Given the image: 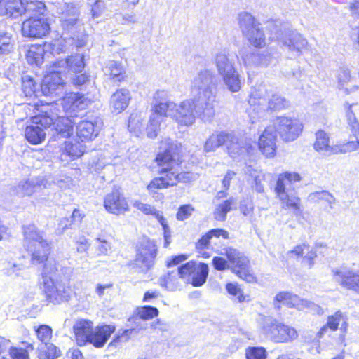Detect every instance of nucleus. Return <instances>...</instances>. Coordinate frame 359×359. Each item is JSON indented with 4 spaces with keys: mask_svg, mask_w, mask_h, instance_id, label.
Here are the masks:
<instances>
[{
    "mask_svg": "<svg viewBox=\"0 0 359 359\" xmlns=\"http://www.w3.org/2000/svg\"><path fill=\"white\" fill-rule=\"evenodd\" d=\"M76 133L82 142L90 140V122L83 121L78 123Z\"/></svg>",
    "mask_w": 359,
    "mask_h": 359,
    "instance_id": "58",
    "label": "nucleus"
},
{
    "mask_svg": "<svg viewBox=\"0 0 359 359\" xmlns=\"http://www.w3.org/2000/svg\"><path fill=\"white\" fill-rule=\"evenodd\" d=\"M133 207L142 212L147 215H152L159 222L163 229L164 246L168 247L171 242V231L166 219L163 216L162 212L157 210L149 204L136 201L133 203Z\"/></svg>",
    "mask_w": 359,
    "mask_h": 359,
    "instance_id": "16",
    "label": "nucleus"
},
{
    "mask_svg": "<svg viewBox=\"0 0 359 359\" xmlns=\"http://www.w3.org/2000/svg\"><path fill=\"white\" fill-rule=\"evenodd\" d=\"M162 121L158 118L157 114H151L148 125L147 126V135L149 138H154L157 136Z\"/></svg>",
    "mask_w": 359,
    "mask_h": 359,
    "instance_id": "51",
    "label": "nucleus"
},
{
    "mask_svg": "<svg viewBox=\"0 0 359 359\" xmlns=\"http://www.w3.org/2000/svg\"><path fill=\"white\" fill-rule=\"evenodd\" d=\"M277 198L282 203L283 208L292 209L294 212L301 210L300 198L292 191L285 192L281 185L277 188Z\"/></svg>",
    "mask_w": 359,
    "mask_h": 359,
    "instance_id": "22",
    "label": "nucleus"
},
{
    "mask_svg": "<svg viewBox=\"0 0 359 359\" xmlns=\"http://www.w3.org/2000/svg\"><path fill=\"white\" fill-rule=\"evenodd\" d=\"M180 278L179 273L177 271H171L161 280V285H165L166 288L170 291H175L180 289L182 287V284L180 281Z\"/></svg>",
    "mask_w": 359,
    "mask_h": 359,
    "instance_id": "45",
    "label": "nucleus"
},
{
    "mask_svg": "<svg viewBox=\"0 0 359 359\" xmlns=\"http://www.w3.org/2000/svg\"><path fill=\"white\" fill-rule=\"evenodd\" d=\"M32 119L34 125L39 126L44 128H46L53 124V119L46 114L44 115L35 116L32 117Z\"/></svg>",
    "mask_w": 359,
    "mask_h": 359,
    "instance_id": "60",
    "label": "nucleus"
},
{
    "mask_svg": "<svg viewBox=\"0 0 359 359\" xmlns=\"http://www.w3.org/2000/svg\"><path fill=\"white\" fill-rule=\"evenodd\" d=\"M228 138H231L230 133H220L213 134L205 141L204 151L206 153L212 152L223 144H226Z\"/></svg>",
    "mask_w": 359,
    "mask_h": 359,
    "instance_id": "35",
    "label": "nucleus"
},
{
    "mask_svg": "<svg viewBox=\"0 0 359 359\" xmlns=\"http://www.w3.org/2000/svg\"><path fill=\"white\" fill-rule=\"evenodd\" d=\"M114 331L115 327L113 325L97 327L93 334L91 332V344L96 348L102 347Z\"/></svg>",
    "mask_w": 359,
    "mask_h": 359,
    "instance_id": "29",
    "label": "nucleus"
},
{
    "mask_svg": "<svg viewBox=\"0 0 359 359\" xmlns=\"http://www.w3.org/2000/svg\"><path fill=\"white\" fill-rule=\"evenodd\" d=\"M43 186L47 187L46 183H43V180L39 179H28L22 180L18 183L13 189V194L22 198L25 196H32L36 191L37 187Z\"/></svg>",
    "mask_w": 359,
    "mask_h": 359,
    "instance_id": "21",
    "label": "nucleus"
},
{
    "mask_svg": "<svg viewBox=\"0 0 359 359\" xmlns=\"http://www.w3.org/2000/svg\"><path fill=\"white\" fill-rule=\"evenodd\" d=\"M215 65L220 76L236 69L233 59L225 52L217 53L215 57Z\"/></svg>",
    "mask_w": 359,
    "mask_h": 359,
    "instance_id": "27",
    "label": "nucleus"
},
{
    "mask_svg": "<svg viewBox=\"0 0 359 359\" xmlns=\"http://www.w3.org/2000/svg\"><path fill=\"white\" fill-rule=\"evenodd\" d=\"M10 355L12 359H29L27 351L23 348H11Z\"/></svg>",
    "mask_w": 359,
    "mask_h": 359,
    "instance_id": "64",
    "label": "nucleus"
},
{
    "mask_svg": "<svg viewBox=\"0 0 359 359\" xmlns=\"http://www.w3.org/2000/svg\"><path fill=\"white\" fill-rule=\"evenodd\" d=\"M276 126V132L278 133L285 142L296 140L302 130V124L297 118L280 116L276 118L272 125Z\"/></svg>",
    "mask_w": 359,
    "mask_h": 359,
    "instance_id": "12",
    "label": "nucleus"
},
{
    "mask_svg": "<svg viewBox=\"0 0 359 359\" xmlns=\"http://www.w3.org/2000/svg\"><path fill=\"white\" fill-rule=\"evenodd\" d=\"M105 10V4L102 0H97L91 6V17L98 18Z\"/></svg>",
    "mask_w": 359,
    "mask_h": 359,
    "instance_id": "63",
    "label": "nucleus"
},
{
    "mask_svg": "<svg viewBox=\"0 0 359 359\" xmlns=\"http://www.w3.org/2000/svg\"><path fill=\"white\" fill-rule=\"evenodd\" d=\"M61 355L60 350L52 343L43 344L39 348L40 359H56Z\"/></svg>",
    "mask_w": 359,
    "mask_h": 359,
    "instance_id": "43",
    "label": "nucleus"
},
{
    "mask_svg": "<svg viewBox=\"0 0 359 359\" xmlns=\"http://www.w3.org/2000/svg\"><path fill=\"white\" fill-rule=\"evenodd\" d=\"M94 246L98 255H107L111 248V243L105 236L95 238Z\"/></svg>",
    "mask_w": 359,
    "mask_h": 359,
    "instance_id": "56",
    "label": "nucleus"
},
{
    "mask_svg": "<svg viewBox=\"0 0 359 359\" xmlns=\"http://www.w3.org/2000/svg\"><path fill=\"white\" fill-rule=\"evenodd\" d=\"M115 20L122 25H131L137 22V18L134 13H116Z\"/></svg>",
    "mask_w": 359,
    "mask_h": 359,
    "instance_id": "53",
    "label": "nucleus"
},
{
    "mask_svg": "<svg viewBox=\"0 0 359 359\" xmlns=\"http://www.w3.org/2000/svg\"><path fill=\"white\" fill-rule=\"evenodd\" d=\"M301 177L297 172H285L280 174L278 177L276 184L275 187V192L277 194V188L279 185H281L284 189V191L289 192L292 191L293 184L299 182Z\"/></svg>",
    "mask_w": 359,
    "mask_h": 359,
    "instance_id": "31",
    "label": "nucleus"
},
{
    "mask_svg": "<svg viewBox=\"0 0 359 359\" xmlns=\"http://www.w3.org/2000/svg\"><path fill=\"white\" fill-rule=\"evenodd\" d=\"M346 320V316L341 311H337L333 315L328 316L326 325L323 326L318 332L319 336L322 337L327 328L332 331L337 330L339 325H341L340 330L343 332H346L348 326Z\"/></svg>",
    "mask_w": 359,
    "mask_h": 359,
    "instance_id": "23",
    "label": "nucleus"
},
{
    "mask_svg": "<svg viewBox=\"0 0 359 359\" xmlns=\"http://www.w3.org/2000/svg\"><path fill=\"white\" fill-rule=\"evenodd\" d=\"M226 290L238 302L241 303L246 301V296L243 294L240 285L237 283H228L226 285Z\"/></svg>",
    "mask_w": 359,
    "mask_h": 359,
    "instance_id": "49",
    "label": "nucleus"
},
{
    "mask_svg": "<svg viewBox=\"0 0 359 359\" xmlns=\"http://www.w3.org/2000/svg\"><path fill=\"white\" fill-rule=\"evenodd\" d=\"M236 204L235 199L230 198L217 205L213 213L214 218L218 221H224L226 218V214L232 209V206Z\"/></svg>",
    "mask_w": 359,
    "mask_h": 359,
    "instance_id": "41",
    "label": "nucleus"
},
{
    "mask_svg": "<svg viewBox=\"0 0 359 359\" xmlns=\"http://www.w3.org/2000/svg\"><path fill=\"white\" fill-rule=\"evenodd\" d=\"M314 149L326 156L336 154L337 151L335 146L330 145V136L324 130H320L316 133V141L313 144Z\"/></svg>",
    "mask_w": 359,
    "mask_h": 359,
    "instance_id": "24",
    "label": "nucleus"
},
{
    "mask_svg": "<svg viewBox=\"0 0 359 359\" xmlns=\"http://www.w3.org/2000/svg\"><path fill=\"white\" fill-rule=\"evenodd\" d=\"M45 47L43 45H31L27 50L26 59L32 65L41 66L43 63Z\"/></svg>",
    "mask_w": 359,
    "mask_h": 359,
    "instance_id": "34",
    "label": "nucleus"
},
{
    "mask_svg": "<svg viewBox=\"0 0 359 359\" xmlns=\"http://www.w3.org/2000/svg\"><path fill=\"white\" fill-rule=\"evenodd\" d=\"M0 14L17 18L23 14L21 0H0Z\"/></svg>",
    "mask_w": 359,
    "mask_h": 359,
    "instance_id": "28",
    "label": "nucleus"
},
{
    "mask_svg": "<svg viewBox=\"0 0 359 359\" xmlns=\"http://www.w3.org/2000/svg\"><path fill=\"white\" fill-rule=\"evenodd\" d=\"M54 124L55 130L63 137H69L73 133V123L67 117H58Z\"/></svg>",
    "mask_w": 359,
    "mask_h": 359,
    "instance_id": "42",
    "label": "nucleus"
},
{
    "mask_svg": "<svg viewBox=\"0 0 359 359\" xmlns=\"http://www.w3.org/2000/svg\"><path fill=\"white\" fill-rule=\"evenodd\" d=\"M278 40L291 58L300 56L308 46L307 40L296 31H285Z\"/></svg>",
    "mask_w": 359,
    "mask_h": 359,
    "instance_id": "11",
    "label": "nucleus"
},
{
    "mask_svg": "<svg viewBox=\"0 0 359 359\" xmlns=\"http://www.w3.org/2000/svg\"><path fill=\"white\" fill-rule=\"evenodd\" d=\"M64 82L57 71L44 76L41 83V92L46 96L59 95L63 90Z\"/></svg>",
    "mask_w": 359,
    "mask_h": 359,
    "instance_id": "18",
    "label": "nucleus"
},
{
    "mask_svg": "<svg viewBox=\"0 0 359 359\" xmlns=\"http://www.w3.org/2000/svg\"><path fill=\"white\" fill-rule=\"evenodd\" d=\"M62 104L66 111H79L87 107L88 102L82 95L71 93L63 98Z\"/></svg>",
    "mask_w": 359,
    "mask_h": 359,
    "instance_id": "25",
    "label": "nucleus"
},
{
    "mask_svg": "<svg viewBox=\"0 0 359 359\" xmlns=\"http://www.w3.org/2000/svg\"><path fill=\"white\" fill-rule=\"evenodd\" d=\"M226 145L229 154L233 157H235L236 155L248 153L251 148L250 143H244L243 140H239L233 134H231V138H228Z\"/></svg>",
    "mask_w": 359,
    "mask_h": 359,
    "instance_id": "33",
    "label": "nucleus"
},
{
    "mask_svg": "<svg viewBox=\"0 0 359 359\" xmlns=\"http://www.w3.org/2000/svg\"><path fill=\"white\" fill-rule=\"evenodd\" d=\"M175 103L172 102H160L155 104L151 114H157L158 118L163 121V117L170 116L172 118Z\"/></svg>",
    "mask_w": 359,
    "mask_h": 359,
    "instance_id": "44",
    "label": "nucleus"
},
{
    "mask_svg": "<svg viewBox=\"0 0 359 359\" xmlns=\"http://www.w3.org/2000/svg\"><path fill=\"white\" fill-rule=\"evenodd\" d=\"M104 206L108 212L116 215L124 214L129 210L128 202L118 189H114L105 196Z\"/></svg>",
    "mask_w": 359,
    "mask_h": 359,
    "instance_id": "14",
    "label": "nucleus"
},
{
    "mask_svg": "<svg viewBox=\"0 0 359 359\" xmlns=\"http://www.w3.org/2000/svg\"><path fill=\"white\" fill-rule=\"evenodd\" d=\"M332 272L334 280L341 285L359 291V271L354 272L349 269L340 267L332 269Z\"/></svg>",
    "mask_w": 359,
    "mask_h": 359,
    "instance_id": "17",
    "label": "nucleus"
},
{
    "mask_svg": "<svg viewBox=\"0 0 359 359\" xmlns=\"http://www.w3.org/2000/svg\"><path fill=\"white\" fill-rule=\"evenodd\" d=\"M274 306L277 309H280V304L286 305L290 308H296L298 310L312 308L315 304L309 301L300 299L297 295L289 292H280L274 298Z\"/></svg>",
    "mask_w": 359,
    "mask_h": 359,
    "instance_id": "15",
    "label": "nucleus"
},
{
    "mask_svg": "<svg viewBox=\"0 0 359 359\" xmlns=\"http://www.w3.org/2000/svg\"><path fill=\"white\" fill-rule=\"evenodd\" d=\"M238 25L243 35L252 46L262 48L266 46L264 31L251 14L245 12L240 13Z\"/></svg>",
    "mask_w": 359,
    "mask_h": 359,
    "instance_id": "7",
    "label": "nucleus"
},
{
    "mask_svg": "<svg viewBox=\"0 0 359 359\" xmlns=\"http://www.w3.org/2000/svg\"><path fill=\"white\" fill-rule=\"evenodd\" d=\"M105 75L111 79L121 81L124 79V70L122 65L114 60H109L104 68Z\"/></svg>",
    "mask_w": 359,
    "mask_h": 359,
    "instance_id": "39",
    "label": "nucleus"
},
{
    "mask_svg": "<svg viewBox=\"0 0 359 359\" xmlns=\"http://www.w3.org/2000/svg\"><path fill=\"white\" fill-rule=\"evenodd\" d=\"M339 88H343L348 93L356 90L358 87L356 84V79L351 76L347 69H340L337 74Z\"/></svg>",
    "mask_w": 359,
    "mask_h": 359,
    "instance_id": "32",
    "label": "nucleus"
},
{
    "mask_svg": "<svg viewBox=\"0 0 359 359\" xmlns=\"http://www.w3.org/2000/svg\"><path fill=\"white\" fill-rule=\"evenodd\" d=\"M25 245L31 253V262L38 265L47 262L50 253V245L44 238L42 232L39 231L35 225L29 224L24 226Z\"/></svg>",
    "mask_w": 359,
    "mask_h": 359,
    "instance_id": "5",
    "label": "nucleus"
},
{
    "mask_svg": "<svg viewBox=\"0 0 359 359\" xmlns=\"http://www.w3.org/2000/svg\"><path fill=\"white\" fill-rule=\"evenodd\" d=\"M262 330L264 334L276 343L290 342L297 338L296 330L270 316L263 319Z\"/></svg>",
    "mask_w": 359,
    "mask_h": 359,
    "instance_id": "6",
    "label": "nucleus"
},
{
    "mask_svg": "<svg viewBox=\"0 0 359 359\" xmlns=\"http://www.w3.org/2000/svg\"><path fill=\"white\" fill-rule=\"evenodd\" d=\"M131 94L128 89L122 88L114 92L109 101L111 112L116 114L123 112L128 106Z\"/></svg>",
    "mask_w": 359,
    "mask_h": 359,
    "instance_id": "20",
    "label": "nucleus"
},
{
    "mask_svg": "<svg viewBox=\"0 0 359 359\" xmlns=\"http://www.w3.org/2000/svg\"><path fill=\"white\" fill-rule=\"evenodd\" d=\"M246 359H266L267 352L263 347H249L245 351Z\"/></svg>",
    "mask_w": 359,
    "mask_h": 359,
    "instance_id": "55",
    "label": "nucleus"
},
{
    "mask_svg": "<svg viewBox=\"0 0 359 359\" xmlns=\"http://www.w3.org/2000/svg\"><path fill=\"white\" fill-rule=\"evenodd\" d=\"M172 114V118L175 119L179 124L191 126L198 117L196 113V104L194 97L191 100H187L179 104L175 103V108Z\"/></svg>",
    "mask_w": 359,
    "mask_h": 359,
    "instance_id": "13",
    "label": "nucleus"
},
{
    "mask_svg": "<svg viewBox=\"0 0 359 359\" xmlns=\"http://www.w3.org/2000/svg\"><path fill=\"white\" fill-rule=\"evenodd\" d=\"M136 313L144 320H150L158 315V310L151 306H144L136 309Z\"/></svg>",
    "mask_w": 359,
    "mask_h": 359,
    "instance_id": "52",
    "label": "nucleus"
},
{
    "mask_svg": "<svg viewBox=\"0 0 359 359\" xmlns=\"http://www.w3.org/2000/svg\"><path fill=\"white\" fill-rule=\"evenodd\" d=\"M221 77L227 89L231 93H237L241 89L242 81L237 69L225 74Z\"/></svg>",
    "mask_w": 359,
    "mask_h": 359,
    "instance_id": "36",
    "label": "nucleus"
},
{
    "mask_svg": "<svg viewBox=\"0 0 359 359\" xmlns=\"http://www.w3.org/2000/svg\"><path fill=\"white\" fill-rule=\"evenodd\" d=\"M25 137L30 143L37 144L44 140L46 133L41 126L30 125L26 128Z\"/></svg>",
    "mask_w": 359,
    "mask_h": 359,
    "instance_id": "40",
    "label": "nucleus"
},
{
    "mask_svg": "<svg viewBox=\"0 0 359 359\" xmlns=\"http://www.w3.org/2000/svg\"><path fill=\"white\" fill-rule=\"evenodd\" d=\"M194 210V208L191 205H183L178 209L176 218L180 221L185 220L192 215Z\"/></svg>",
    "mask_w": 359,
    "mask_h": 359,
    "instance_id": "61",
    "label": "nucleus"
},
{
    "mask_svg": "<svg viewBox=\"0 0 359 359\" xmlns=\"http://www.w3.org/2000/svg\"><path fill=\"white\" fill-rule=\"evenodd\" d=\"M311 246L307 243H302L296 245L292 250L289 251L288 255H295L297 257H302L303 260L308 251H310Z\"/></svg>",
    "mask_w": 359,
    "mask_h": 359,
    "instance_id": "62",
    "label": "nucleus"
},
{
    "mask_svg": "<svg viewBox=\"0 0 359 359\" xmlns=\"http://www.w3.org/2000/svg\"><path fill=\"white\" fill-rule=\"evenodd\" d=\"M62 62V65L66 64L69 69L74 72H81L85 66L83 55L80 54L67 58L65 62Z\"/></svg>",
    "mask_w": 359,
    "mask_h": 359,
    "instance_id": "48",
    "label": "nucleus"
},
{
    "mask_svg": "<svg viewBox=\"0 0 359 359\" xmlns=\"http://www.w3.org/2000/svg\"><path fill=\"white\" fill-rule=\"evenodd\" d=\"M69 269L55 261H50L42 271V290L47 300L55 304L67 302L72 296L67 277Z\"/></svg>",
    "mask_w": 359,
    "mask_h": 359,
    "instance_id": "3",
    "label": "nucleus"
},
{
    "mask_svg": "<svg viewBox=\"0 0 359 359\" xmlns=\"http://www.w3.org/2000/svg\"><path fill=\"white\" fill-rule=\"evenodd\" d=\"M219 79L210 70L197 73L191 83V94L196 104V113L204 121H210L215 114V101Z\"/></svg>",
    "mask_w": 359,
    "mask_h": 359,
    "instance_id": "2",
    "label": "nucleus"
},
{
    "mask_svg": "<svg viewBox=\"0 0 359 359\" xmlns=\"http://www.w3.org/2000/svg\"><path fill=\"white\" fill-rule=\"evenodd\" d=\"M160 167L159 177L154 178L147 186L148 190L154 193L156 189H165L176 186L179 182H189L194 180L190 172L178 173L179 146L176 142L168 138L161 142L160 151L156 157Z\"/></svg>",
    "mask_w": 359,
    "mask_h": 359,
    "instance_id": "1",
    "label": "nucleus"
},
{
    "mask_svg": "<svg viewBox=\"0 0 359 359\" xmlns=\"http://www.w3.org/2000/svg\"><path fill=\"white\" fill-rule=\"evenodd\" d=\"M37 84L34 79L29 76L22 78V90L26 96L31 97L36 93Z\"/></svg>",
    "mask_w": 359,
    "mask_h": 359,
    "instance_id": "57",
    "label": "nucleus"
},
{
    "mask_svg": "<svg viewBox=\"0 0 359 359\" xmlns=\"http://www.w3.org/2000/svg\"><path fill=\"white\" fill-rule=\"evenodd\" d=\"M50 31L48 19L44 15L29 16L22 24L21 32L25 37L40 39L48 35Z\"/></svg>",
    "mask_w": 359,
    "mask_h": 359,
    "instance_id": "10",
    "label": "nucleus"
},
{
    "mask_svg": "<svg viewBox=\"0 0 359 359\" xmlns=\"http://www.w3.org/2000/svg\"><path fill=\"white\" fill-rule=\"evenodd\" d=\"M156 253V248L154 242L144 238L138 246L135 259L129 265L140 271H147L152 266Z\"/></svg>",
    "mask_w": 359,
    "mask_h": 359,
    "instance_id": "9",
    "label": "nucleus"
},
{
    "mask_svg": "<svg viewBox=\"0 0 359 359\" xmlns=\"http://www.w3.org/2000/svg\"><path fill=\"white\" fill-rule=\"evenodd\" d=\"M309 199L315 203L325 202L332 208V205L335 203V198L327 191H316L309 195Z\"/></svg>",
    "mask_w": 359,
    "mask_h": 359,
    "instance_id": "46",
    "label": "nucleus"
},
{
    "mask_svg": "<svg viewBox=\"0 0 359 359\" xmlns=\"http://www.w3.org/2000/svg\"><path fill=\"white\" fill-rule=\"evenodd\" d=\"M22 2L23 13L30 16L44 15L46 10L45 4L42 0H21Z\"/></svg>",
    "mask_w": 359,
    "mask_h": 359,
    "instance_id": "37",
    "label": "nucleus"
},
{
    "mask_svg": "<svg viewBox=\"0 0 359 359\" xmlns=\"http://www.w3.org/2000/svg\"><path fill=\"white\" fill-rule=\"evenodd\" d=\"M276 126H267L259 140V147L266 156H273L276 149Z\"/></svg>",
    "mask_w": 359,
    "mask_h": 359,
    "instance_id": "19",
    "label": "nucleus"
},
{
    "mask_svg": "<svg viewBox=\"0 0 359 359\" xmlns=\"http://www.w3.org/2000/svg\"><path fill=\"white\" fill-rule=\"evenodd\" d=\"M221 254L226 257L233 272L239 278L248 283L255 281V276L250 269V261L243 252L232 247H227L222 249Z\"/></svg>",
    "mask_w": 359,
    "mask_h": 359,
    "instance_id": "8",
    "label": "nucleus"
},
{
    "mask_svg": "<svg viewBox=\"0 0 359 359\" xmlns=\"http://www.w3.org/2000/svg\"><path fill=\"white\" fill-rule=\"evenodd\" d=\"M337 149L336 154H345L348 152H352L359 149V140L355 141H349L346 143L340 145H336Z\"/></svg>",
    "mask_w": 359,
    "mask_h": 359,
    "instance_id": "59",
    "label": "nucleus"
},
{
    "mask_svg": "<svg viewBox=\"0 0 359 359\" xmlns=\"http://www.w3.org/2000/svg\"><path fill=\"white\" fill-rule=\"evenodd\" d=\"M75 339L79 346H84L90 342V322L79 320L74 325Z\"/></svg>",
    "mask_w": 359,
    "mask_h": 359,
    "instance_id": "30",
    "label": "nucleus"
},
{
    "mask_svg": "<svg viewBox=\"0 0 359 359\" xmlns=\"http://www.w3.org/2000/svg\"><path fill=\"white\" fill-rule=\"evenodd\" d=\"M208 271V266L206 264L196 262L194 272L191 279V284L195 287L203 285L206 281Z\"/></svg>",
    "mask_w": 359,
    "mask_h": 359,
    "instance_id": "38",
    "label": "nucleus"
},
{
    "mask_svg": "<svg viewBox=\"0 0 359 359\" xmlns=\"http://www.w3.org/2000/svg\"><path fill=\"white\" fill-rule=\"evenodd\" d=\"M38 340L43 344L50 342L53 336V330L48 325H41L35 330Z\"/></svg>",
    "mask_w": 359,
    "mask_h": 359,
    "instance_id": "50",
    "label": "nucleus"
},
{
    "mask_svg": "<svg viewBox=\"0 0 359 359\" xmlns=\"http://www.w3.org/2000/svg\"><path fill=\"white\" fill-rule=\"evenodd\" d=\"M196 262L190 261L180 266L176 271L179 273L180 278L184 283L191 281L193 273L195 269Z\"/></svg>",
    "mask_w": 359,
    "mask_h": 359,
    "instance_id": "47",
    "label": "nucleus"
},
{
    "mask_svg": "<svg viewBox=\"0 0 359 359\" xmlns=\"http://www.w3.org/2000/svg\"><path fill=\"white\" fill-rule=\"evenodd\" d=\"M83 154V147L80 143L65 142L61 148L60 159L62 162L68 163L81 156Z\"/></svg>",
    "mask_w": 359,
    "mask_h": 359,
    "instance_id": "26",
    "label": "nucleus"
},
{
    "mask_svg": "<svg viewBox=\"0 0 359 359\" xmlns=\"http://www.w3.org/2000/svg\"><path fill=\"white\" fill-rule=\"evenodd\" d=\"M249 103L248 114L252 121L262 117L266 111L280 110L288 106V102L277 94H271L264 87H260L252 93Z\"/></svg>",
    "mask_w": 359,
    "mask_h": 359,
    "instance_id": "4",
    "label": "nucleus"
},
{
    "mask_svg": "<svg viewBox=\"0 0 359 359\" xmlns=\"http://www.w3.org/2000/svg\"><path fill=\"white\" fill-rule=\"evenodd\" d=\"M12 48V36L5 31L0 30V53L10 52Z\"/></svg>",
    "mask_w": 359,
    "mask_h": 359,
    "instance_id": "54",
    "label": "nucleus"
}]
</instances>
